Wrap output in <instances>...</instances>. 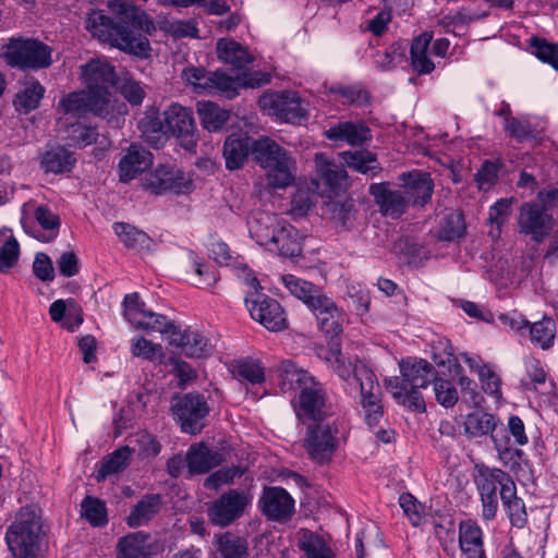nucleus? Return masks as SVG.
<instances>
[{"mask_svg": "<svg viewBox=\"0 0 558 558\" xmlns=\"http://www.w3.org/2000/svg\"><path fill=\"white\" fill-rule=\"evenodd\" d=\"M108 7L118 21L113 22L102 11H93L86 17V29L102 43H109L140 58H147L150 52L147 35L156 31L153 20L130 0H108Z\"/></svg>", "mask_w": 558, "mask_h": 558, "instance_id": "f257e3e1", "label": "nucleus"}, {"mask_svg": "<svg viewBox=\"0 0 558 558\" xmlns=\"http://www.w3.org/2000/svg\"><path fill=\"white\" fill-rule=\"evenodd\" d=\"M265 170L267 185L272 189H284L294 181V161L288 151L275 141L262 137L252 141L246 135L232 134L223 145V157L228 170L243 167L248 154Z\"/></svg>", "mask_w": 558, "mask_h": 558, "instance_id": "f03ea898", "label": "nucleus"}, {"mask_svg": "<svg viewBox=\"0 0 558 558\" xmlns=\"http://www.w3.org/2000/svg\"><path fill=\"white\" fill-rule=\"evenodd\" d=\"M401 376L385 380L387 390L397 403L416 412L425 411L421 389L426 388L434 377V367L426 360H403L400 363Z\"/></svg>", "mask_w": 558, "mask_h": 558, "instance_id": "7ed1b4c3", "label": "nucleus"}, {"mask_svg": "<svg viewBox=\"0 0 558 558\" xmlns=\"http://www.w3.org/2000/svg\"><path fill=\"white\" fill-rule=\"evenodd\" d=\"M43 539V524L34 507L21 508L5 533V541L14 558H37Z\"/></svg>", "mask_w": 558, "mask_h": 558, "instance_id": "20e7f679", "label": "nucleus"}, {"mask_svg": "<svg viewBox=\"0 0 558 558\" xmlns=\"http://www.w3.org/2000/svg\"><path fill=\"white\" fill-rule=\"evenodd\" d=\"M81 78L92 94L94 113L107 117L113 112L111 89L116 84L114 68L107 60L96 58L81 66Z\"/></svg>", "mask_w": 558, "mask_h": 558, "instance_id": "39448f33", "label": "nucleus"}, {"mask_svg": "<svg viewBox=\"0 0 558 558\" xmlns=\"http://www.w3.org/2000/svg\"><path fill=\"white\" fill-rule=\"evenodd\" d=\"M475 472L474 482L481 496L483 518L492 520L498 509V486L500 487V498H507L511 494L513 481L502 470L484 464H476Z\"/></svg>", "mask_w": 558, "mask_h": 558, "instance_id": "423d86ee", "label": "nucleus"}, {"mask_svg": "<svg viewBox=\"0 0 558 558\" xmlns=\"http://www.w3.org/2000/svg\"><path fill=\"white\" fill-rule=\"evenodd\" d=\"M3 58L13 68L39 70L52 63V49L33 38H11L3 47Z\"/></svg>", "mask_w": 558, "mask_h": 558, "instance_id": "0eeeda50", "label": "nucleus"}, {"mask_svg": "<svg viewBox=\"0 0 558 558\" xmlns=\"http://www.w3.org/2000/svg\"><path fill=\"white\" fill-rule=\"evenodd\" d=\"M181 76L189 85L193 86L196 93H222L228 98L234 97L238 85L252 87L259 85V82L241 81L240 77L229 76L219 70L208 72L203 68L195 66L184 69Z\"/></svg>", "mask_w": 558, "mask_h": 558, "instance_id": "6e6552de", "label": "nucleus"}, {"mask_svg": "<svg viewBox=\"0 0 558 558\" xmlns=\"http://www.w3.org/2000/svg\"><path fill=\"white\" fill-rule=\"evenodd\" d=\"M293 408L296 417L303 424L325 421L331 415L327 391L318 380L301 390L293 402Z\"/></svg>", "mask_w": 558, "mask_h": 558, "instance_id": "1a4fd4ad", "label": "nucleus"}, {"mask_svg": "<svg viewBox=\"0 0 558 558\" xmlns=\"http://www.w3.org/2000/svg\"><path fill=\"white\" fill-rule=\"evenodd\" d=\"M337 433L336 424L326 420L310 425L304 447L311 459L318 463L330 461L338 446Z\"/></svg>", "mask_w": 558, "mask_h": 558, "instance_id": "9d476101", "label": "nucleus"}, {"mask_svg": "<svg viewBox=\"0 0 558 558\" xmlns=\"http://www.w3.org/2000/svg\"><path fill=\"white\" fill-rule=\"evenodd\" d=\"M172 412L184 433L195 435L205 426L204 420L209 408L204 396L186 393L172 404Z\"/></svg>", "mask_w": 558, "mask_h": 558, "instance_id": "9b49d317", "label": "nucleus"}, {"mask_svg": "<svg viewBox=\"0 0 558 558\" xmlns=\"http://www.w3.org/2000/svg\"><path fill=\"white\" fill-rule=\"evenodd\" d=\"M162 120L167 133L175 136L184 149L192 151L196 147V126L189 108L177 102L171 104L162 112Z\"/></svg>", "mask_w": 558, "mask_h": 558, "instance_id": "f8f14e48", "label": "nucleus"}, {"mask_svg": "<svg viewBox=\"0 0 558 558\" xmlns=\"http://www.w3.org/2000/svg\"><path fill=\"white\" fill-rule=\"evenodd\" d=\"M326 361L343 381L357 383L360 392L375 387V384L378 383L375 374L365 363L357 357H347L339 349L330 350Z\"/></svg>", "mask_w": 558, "mask_h": 558, "instance_id": "ddd939ff", "label": "nucleus"}, {"mask_svg": "<svg viewBox=\"0 0 558 558\" xmlns=\"http://www.w3.org/2000/svg\"><path fill=\"white\" fill-rule=\"evenodd\" d=\"M145 190L154 194L173 192L185 194L193 187L192 179L183 171L169 166H160L149 173L142 182Z\"/></svg>", "mask_w": 558, "mask_h": 558, "instance_id": "4468645a", "label": "nucleus"}, {"mask_svg": "<svg viewBox=\"0 0 558 558\" xmlns=\"http://www.w3.org/2000/svg\"><path fill=\"white\" fill-rule=\"evenodd\" d=\"M247 504L248 498L243 492L230 489L209 506L207 514L214 525L225 527L243 514Z\"/></svg>", "mask_w": 558, "mask_h": 558, "instance_id": "2eb2a0df", "label": "nucleus"}, {"mask_svg": "<svg viewBox=\"0 0 558 558\" xmlns=\"http://www.w3.org/2000/svg\"><path fill=\"white\" fill-rule=\"evenodd\" d=\"M520 233L530 235L535 242H542L553 230L551 215L537 203H524L518 218Z\"/></svg>", "mask_w": 558, "mask_h": 558, "instance_id": "dca6fc26", "label": "nucleus"}, {"mask_svg": "<svg viewBox=\"0 0 558 558\" xmlns=\"http://www.w3.org/2000/svg\"><path fill=\"white\" fill-rule=\"evenodd\" d=\"M251 317L270 331H280L287 327L286 314L281 305L274 299L257 294L254 299H245Z\"/></svg>", "mask_w": 558, "mask_h": 558, "instance_id": "f3484780", "label": "nucleus"}, {"mask_svg": "<svg viewBox=\"0 0 558 558\" xmlns=\"http://www.w3.org/2000/svg\"><path fill=\"white\" fill-rule=\"evenodd\" d=\"M368 192L374 197L378 211L385 217L399 219L410 206L401 187L393 189L388 182L373 183Z\"/></svg>", "mask_w": 558, "mask_h": 558, "instance_id": "a211bd4d", "label": "nucleus"}, {"mask_svg": "<svg viewBox=\"0 0 558 558\" xmlns=\"http://www.w3.org/2000/svg\"><path fill=\"white\" fill-rule=\"evenodd\" d=\"M262 513L271 521L286 522L294 513V500L281 487H265L259 498Z\"/></svg>", "mask_w": 558, "mask_h": 558, "instance_id": "6ab92c4d", "label": "nucleus"}, {"mask_svg": "<svg viewBox=\"0 0 558 558\" xmlns=\"http://www.w3.org/2000/svg\"><path fill=\"white\" fill-rule=\"evenodd\" d=\"M259 102L264 109L286 122H298L306 114L300 97L293 92L266 95Z\"/></svg>", "mask_w": 558, "mask_h": 558, "instance_id": "aec40b11", "label": "nucleus"}, {"mask_svg": "<svg viewBox=\"0 0 558 558\" xmlns=\"http://www.w3.org/2000/svg\"><path fill=\"white\" fill-rule=\"evenodd\" d=\"M401 190L407 196L409 205L424 206L433 194L434 184L429 173L421 171L404 172L399 177Z\"/></svg>", "mask_w": 558, "mask_h": 558, "instance_id": "412c9836", "label": "nucleus"}, {"mask_svg": "<svg viewBox=\"0 0 558 558\" xmlns=\"http://www.w3.org/2000/svg\"><path fill=\"white\" fill-rule=\"evenodd\" d=\"M169 343L182 350L190 357H206L213 352L210 340L198 330L185 329L181 331L177 326Z\"/></svg>", "mask_w": 558, "mask_h": 558, "instance_id": "4be33fe9", "label": "nucleus"}, {"mask_svg": "<svg viewBox=\"0 0 558 558\" xmlns=\"http://www.w3.org/2000/svg\"><path fill=\"white\" fill-rule=\"evenodd\" d=\"M281 281L284 287L299 300L303 301L308 308H316L317 304L324 305V308L332 310V305L328 302V296L323 293L322 289L313 283L295 277L294 275H283Z\"/></svg>", "mask_w": 558, "mask_h": 558, "instance_id": "5701e85b", "label": "nucleus"}, {"mask_svg": "<svg viewBox=\"0 0 558 558\" xmlns=\"http://www.w3.org/2000/svg\"><path fill=\"white\" fill-rule=\"evenodd\" d=\"M153 165V155L142 145L132 144L119 162L121 182H129Z\"/></svg>", "mask_w": 558, "mask_h": 558, "instance_id": "b1692460", "label": "nucleus"}, {"mask_svg": "<svg viewBox=\"0 0 558 558\" xmlns=\"http://www.w3.org/2000/svg\"><path fill=\"white\" fill-rule=\"evenodd\" d=\"M281 221L276 214L257 210L252 213L247 220L248 232L252 239L262 246H268L281 227Z\"/></svg>", "mask_w": 558, "mask_h": 558, "instance_id": "393cba45", "label": "nucleus"}, {"mask_svg": "<svg viewBox=\"0 0 558 558\" xmlns=\"http://www.w3.org/2000/svg\"><path fill=\"white\" fill-rule=\"evenodd\" d=\"M278 383L284 393L301 392L304 388L316 381L315 377L306 369L299 367L291 360L282 361L278 368Z\"/></svg>", "mask_w": 558, "mask_h": 558, "instance_id": "a878e982", "label": "nucleus"}, {"mask_svg": "<svg viewBox=\"0 0 558 558\" xmlns=\"http://www.w3.org/2000/svg\"><path fill=\"white\" fill-rule=\"evenodd\" d=\"M186 454L190 474L206 473L223 461V456L219 449H211L203 442L192 445Z\"/></svg>", "mask_w": 558, "mask_h": 558, "instance_id": "bb28decb", "label": "nucleus"}, {"mask_svg": "<svg viewBox=\"0 0 558 558\" xmlns=\"http://www.w3.org/2000/svg\"><path fill=\"white\" fill-rule=\"evenodd\" d=\"M325 135L331 141H342L350 145H361L371 137L369 129L364 123L351 121L330 126Z\"/></svg>", "mask_w": 558, "mask_h": 558, "instance_id": "cd10ccee", "label": "nucleus"}, {"mask_svg": "<svg viewBox=\"0 0 558 558\" xmlns=\"http://www.w3.org/2000/svg\"><path fill=\"white\" fill-rule=\"evenodd\" d=\"M161 506L162 500L159 494L145 495L133 507L126 519L128 525L131 527H137L147 524L157 513H159Z\"/></svg>", "mask_w": 558, "mask_h": 558, "instance_id": "c85d7f7f", "label": "nucleus"}, {"mask_svg": "<svg viewBox=\"0 0 558 558\" xmlns=\"http://www.w3.org/2000/svg\"><path fill=\"white\" fill-rule=\"evenodd\" d=\"M76 162L74 154L62 146H54L46 150L40 159L45 172L54 174L70 172Z\"/></svg>", "mask_w": 558, "mask_h": 558, "instance_id": "c756f323", "label": "nucleus"}, {"mask_svg": "<svg viewBox=\"0 0 558 558\" xmlns=\"http://www.w3.org/2000/svg\"><path fill=\"white\" fill-rule=\"evenodd\" d=\"M267 248L270 252H278L284 257H294L301 254L302 247L299 241L298 230L286 222H282L272 243Z\"/></svg>", "mask_w": 558, "mask_h": 558, "instance_id": "7c9ffc66", "label": "nucleus"}, {"mask_svg": "<svg viewBox=\"0 0 558 558\" xmlns=\"http://www.w3.org/2000/svg\"><path fill=\"white\" fill-rule=\"evenodd\" d=\"M149 535L144 532L130 533L119 539L118 558H147L150 555Z\"/></svg>", "mask_w": 558, "mask_h": 558, "instance_id": "2f4dec72", "label": "nucleus"}, {"mask_svg": "<svg viewBox=\"0 0 558 558\" xmlns=\"http://www.w3.org/2000/svg\"><path fill=\"white\" fill-rule=\"evenodd\" d=\"M298 547L306 558H336L325 538L310 530L299 532Z\"/></svg>", "mask_w": 558, "mask_h": 558, "instance_id": "473e14b6", "label": "nucleus"}, {"mask_svg": "<svg viewBox=\"0 0 558 558\" xmlns=\"http://www.w3.org/2000/svg\"><path fill=\"white\" fill-rule=\"evenodd\" d=\"M85 111L94 113L92 94L88 90L86 93H70L61 99L57 107V112L60 114L59 123H62L66 117L78 118Z\"/></svg>", "mask_w": 558, "mask_h": 558, "instance_id": "72a5a7b5", "label": "nucleus"}, {"mask_svg": "<svg viewBox=\"0 0 558 558\" xmlns=\"http://www.w3.org/2000/svg\"><path fill=\"white\" fill-rule=\"evenodd\" d=\"M217 54L219 60L239 70H244L253 61V57L244 47L229 39L218 40Z\"/></svg>", "mask_w": 558, "mask_h": 558, "instance_id": "f704fd0d", "label": "nucleus"}, {"mask_svg": "<svg viewBox=\"0 0 558 558\" xmlns=\"http://www.w3.org/2000/svg\"><path fill=\"white\" fill-rule=\"evenodd\" d=\"M432 39V34L423 33L412 43L411 63L413 69L420 74L430 73L435 69V64L428 57V48Z\"/></svg>", "mask_w": 558, "mask_h": 558, "instance_id": "c9c22d12", "label": "nucleus"}, {"mask_svg": "<svg viewBox=\"0 0 558 558\" xmlns=\"http://www.w3.org/2000/svg\"><path fill=\"white\" fill-rule=\"evenodd\" d=\"M197 113L203 128L209 132L221 130L230 117L229 111L211 101L197 102Z\"/></svg>", "mask_w": 558, "mask_h": 558, "instance_id": "e433bc0d", "label": "nucleus"}, {"mask_svg": "<svg viewBox=\"0 0 558 558\" xmlns=\"http://www.w3.org/2000/svg\"><path fill=\"white\" fill-rule=\"evenodd\" d=\"M344 163L363 174H376L381 168L375 154L368 150L344 151L341 154Z\"/></svg>", "mask_w": 558, "mask_h": 558, "instance_id": "4c0bfd02", "label": "nucleus"}, {"mask_svg": "<svg viewBox=\"0 0 558 558\" xmlns=\"http://www.w3.org/2000/svg\"><path fill=\"white\" fill-rule=\"evenodd\" d=\"M328 302L332 305L335 311L325 310L324 305L317 304L316 308H310L316 316L320 329L330 337H336L342 332L341 317L342 313L336 303L328 298Z\"/></svg>", "mask_w": 558, "mask_h": 558, "instance_id": "58836bf2", "label": "nucleus"}, {"mask_svg": "<svg viewBox=\"0 0 558 558\" xmlns=\"http://www.w3.org/2000/svg\"><path fill=\"white\" fill-rule=\"evenodd\" d=\"M20 245L12 232L0 230V272H9L19 260Z\"/></svg>", "mask_w": 558, "mask_h": 558, "instance_id": "ea45409f", "label": "nucleus"}, {"mask_svg": "<svg viewBox=\"0 0 558 558\" xmlns=\"http://www.w3.org/2000/svg\"><path fill=\"white\" fill-rule=\"evenodd\" d=\"M45 95V87L39 82L27 84L15 95L13 105L20 113H29L35 110Z\"/></svg>", "mask_w": 558, "mask_h": 558, "instance_id": "a19ab883", "label": "nucleus"}, {"mask_svg": "<svg viewBox=\"0 0 558 558\" xmlns=\"http://www.w3.org/2000/svg\"><path fill=\"white\" fill-rule=\"evenodd\" d=\"M138 128L143 138L153 146H161L167 140V130L163 126V120L153 113H147L138 122Z\"/></svg>", "mask_w": 558, "mask_h": 558, "instance_id": "79ce46f5", "label": "nucleus"}, {"mask_svg": "<svg viewBox=\"0 0 558 558\" xmlns=\"http://www.w3.org/2000/svg\"><path fill=\"white\" fill-rule=\"evenodd\" d=\"M496 424L492 414L481 411L473 412L464 418V433L471 438L486 436L495 430Z\"/></svg>", "mask_w": 558, "mask_h": 558, "instance_id": "37998d69", "label": "nucleus"}, {"mask_svg": "<svg viewBox=\"0 0 558 558\" xmlns=\"http://www.w3.org/2000/svg\"><path fill=\"white\" fill-rule=\"evenodd\" d=\"M131 453L132 451L129 447H122L120 449H117L113 453L104 458L100 468L97 472L96 480L98 482H102L108 476L117 474L124 470L130 462Z\"/></svg>", "mask_w": 558, "mask_h": 558, "instance_id": "c03bdc74", "label": "nucleus"}, {"mask_svg": "<svg viewBox=\"0 0 558 558\" xmlns=\"http://www.w3.org/2000/svg\"><path fill=\"white\" fill-rule=\"evenodd\" d=\"M113 230L126 247L134 250L149 248L150 238L137 228L128 223L116 222Z\"/></svg>", "mask_w": 558, "mask_h": 558, "instance_id": "a18cd8bd", "label": "nucleus"}, {"mask_svg": "<svg viewBox=\"0 0 558 558\" xmlns=\"http://www.w3.org/2000/svg\"><path fill=\"white\" fill-rule=\"evenodd\" d=\"M136 329L157 331L170 339L172 332H174L175 325L168 320L166 316L161 314L147 311L141 316L140 319H135L131 323Z\"/></svg>", "mask_w": 558, "mask_h": 558, "instance_id": "49530a36", "label": "nucleus"}, {"mask_svg": "<svg viewBox=\"0 0 558 558\" xmlns=\"http://www.w3.org/2000/svg\"><path fill=\"white\" fill-rule=\"evenodd\" d=\"M379 397L380 387L378 383L375 384V387L361 391L362 407L365 410V421L369 427L376 426L381 417Z\"/></svg>", "mask_w": 558, "mask_h": 558, "instance_id": "de8ad7c7", "label": "nucleus"}, {"mask_svg": "<svg viewBox=\"0 0 558 558\" xmlns=\"http://www.w3.org/2000/svg\"><path fill=\"white\" fill-rule=\"evenodd\" d=\"M81 514L93 526H104L108 522L107 508L98 498L86 496L81 505Z\"/></svg>", "mask_w": 558, "mask_h": 558, "instance_id": "09e8293b", "label": "nucleus"}, {"mask_svg": "<svg viewBox=\"0 0 558 558\" xmlns=\"http://www.w3.org/2000/svg\"><path fill=\"white\" fill-rule=\"evenodd\" d=\"M218 550L222 558H246L247 542L231 533H225L218 539Z\"/></svg>", "mask_w": 558, "mask_h": 558, "instance_id": "8fccbe9b", "label": "nucleus"}, {"mask_svg": "<svg viewBox=\"0 0 558 558\" xmlns=\"http://www.w3.org/2000/svg\"><path fill=\"white\" fill-rule=\"evenodd\" d=\"M512 198H501L497 201L488 213V222L492 226L489 235L494 239L500 235L502 225L508 220L511 214Z\"/></svg>", "mask_w": 558, "mask_h": 558, "instance_id": "3c124183", "label": "nucleus"}, {"mask_svg": "<svg viewBox=\"0 0 558 558\" xmlns=\"http://www.w3.org/2000/svg\"><path fill=\"white\" fill-rule=\"evenodd\" d=\"M556 325L550 318H544L530 326V336L532 342L542 349L549 348L555 339Z\"/></svg>", "mask_w": 558, "mask_h": 558, "instance_id": "603ef678", "label": "nucleus"}, {"mask_svg": "<svg viewBox=\"0 0 558 558\" xmlns=\"http://www.w3.org/2000/svg\"><path fill=\"white\" fill-rule=\"evenodd\" d=\"M465 233V222L463 215L459 211L448 214L442 221L439 230V238L445 241H454Z\"/></svg>", "mask_w": 558, "mask_h": 558, "instance_id": "864d4df0", "label": "nucleus"}, {"mask_svg": "<svg viewBox=\"0 0 558 558\" xmlns=\"http://www.w3.org/2000/svg\"><path fill=\"white\" fill-rule=\"evenodd\" d=\"M530 43L533 54L558 70V44L538 37H532Z\"/></svg>", "mask_w": 558, "mask_h": 558, "instance_id": "5fc2aeb1", "label": "nucleus"}, {"mask_svg": "<svg viewBox=\"0 0 558 558\" xmlns=\"http://www.w3.org/2000/svg\"><path fill=\"white\" fill-rule=\"evenodd\" d=\"M484 546L483 531L472 520H464L459 523V547Z\"/></svg>", "mask_w": 558, "mask_h": 558, "instance_id": "6e6d98bb", "label": "nucleus"}, {"mask_svg": "<svg viewBox=\"0 0 558 558\" xmlns=\"http://www.w3.org/2000/svg\"><path fill=\"white\" fill-rule=\"evenodd\" d=\"M159 27L175 38L198 37V29L196 28L195 23L191 20L182 21L165 19L159 22Z\"/></svg>", "mask_w": 558, "mask_h": 558, "instance_id": "4d7b16f0", "label": "nucleus"}, {"mask_svg": "<svg viewBox=\"0 0 558 558\" xmlns=\"http://www.w3.org/2000/svg\"><path fill=\"white\" fill-rule=\"evenodd\" d=\"M35 218L40 227L49 232L47 236L40 238L41 241H51L57 236L60 227V218L58 215H56L47 206L40 205L35 209Z\"/></svg>", "mask_w": 558, "mask_h": 558, "instance_id": "13d9d810", "label": "nucleus"}, {"mask_svg": "<svg viewBox=\"0 0 558 558\" xmlns=\"http://www.w3.org/2000/svg\"><path fill=\"white\" fill-rule=\"evenodd\" d=\"M500 499L508 511L511 523L518 527L523 526L526 522L525 506L523 500L517 497L514 483L512 484L510 496Z\"/></svg>", "mask_w": 558, "mask_h": 558, "instance_id": "bf43d9fd", "label": "nucleus"}, {"mask_svg": "<svg viewBox=\"0 0 558 558\" xmlns=\"http://www.w3.org/2000/svg\"><path fill=\"white\" fill-rule=\"evenodd\" d=\"M505 131L518 142L536 137V130L527 120L518 118H506L504 123Z\"/></svg>", "mask_w": 558, "mask_h": 558, "instance_id": "052dcab7", "label": "nucleus"}, {"mask_svg": "<svg viewBox=\"0 0 558 558\" xmlns=\"http://www.w3.org/2000/svg\"><path fill=\"white\" fill-rule=\"evenodd\" d=\"M318 171L326 180L330 187H339L347 178L345 170L333 162L323 160L319 156L316 157Z\"/></svg>", "mask_w": 558, "mask_h": 558, "instance_id": "680f3d73", "label": "nucleus"}, {"mask_svg": "<svg viewBox=\"0 0 558 558\" xmlns=\"http://www.w3.org/2000/svg\"><path fill=\"white\" fill-rule=\"evenodd\" d=\"M434 392L437 402L445 408H452L458 402V391L449 380L435 378Z\"/></svg>", "mask_w": 558, "mask_h": 558, "instance_id": "e2e57ef3", "label": "nucleus"}, {"mask_svg": "<svg viewBox=\"0 0 558 558\" xmlns=\"http://www.w3.org/2000/svg\"><path fill=\"white\" fill-rule=\"evenodd\" d=\"M235 375L251 384H260L265 379L264 368L259 361L244 360L240 361L234 371Z\"/></svg>", "mask_w": 558, "mask_h": 558, "instance_id": "0e129e2a", "label": "nucleus"}, {"mask_svg": "<svg viewBox=\"0 0 558 558\" xmlns=\"http://www.w3.org/2000/svg\"><path fill=\"white\" fill-rule=\"evenodd\" d=\"M184 266L186 268H192L194 272L197 275V286L210 287L217 280L215 274L208 271L206 265L194 252L187 253L186 259L184 260Z\"/></svg>", "mask_w": 558, "mask_h": 558, "instance_id": "69168bd1", "label": "nucleus"}, {"mask_svg": "<svg viewBox=\"0 0 558 558\" xmlns=\"http://www.w3.org/2000/svg\"><path fill=\"white\" fill-rule=\"evenodd\" d=\"M399 505L414 526L423 523L425 508L411 494H402L399 498Z\"/></svg>", "mask_w": 558, "mask_h": 558, "instance_id": "338daca9", "label": "nucleus"}, {"mask_svg": "<svg viewBox=\"0 0 558 558\" xmlns=\"http://www.w3.org/2000/svg\"><path fill=\"white\" fill-rule=\"evenodd\" d=\"M131 353L133 356L151 361L157 355L162 354V348L160 344L153 343L144 337H136L132 339Z\"/></svg>", "mask_w": 558, "mask_h": 558, "instance_id": "774afa93", "label": "nucleus"}]
</instances>
